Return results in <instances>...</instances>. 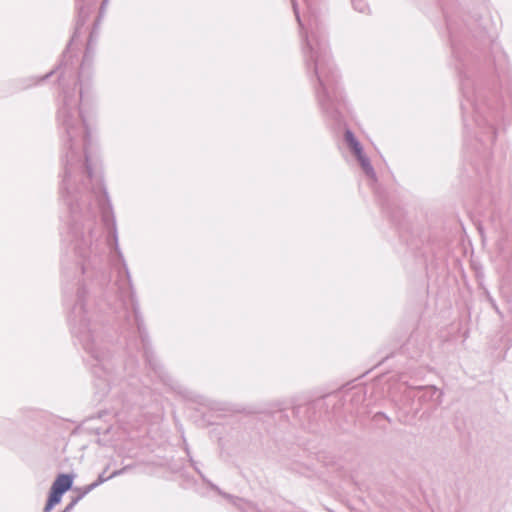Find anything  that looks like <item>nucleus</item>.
Listing matches in <instances>:
<instances>
[{"label": "nucleus", "mask_w": 512, "mask_h": 512, "mask_svg": "<svg viewBox=\"0 0 512 512\" xmlns=\"http://www.w3.org/2000/svg\"><path fill=\"white\" fill-rule=\"evenodd\" d=\"M73 479L68 474H60L56 477L50 489L49 498L45 506V512H49L57 505L65 492L72 487Z\"/></svg>", "instance_id": "1"}, {"label": "nucleus", "mask_w": 512, "mask_h": 512, "mask_svg": "<svg viewBox=\"0 0 512 512\" xmlns=\"http://www.w3.org/2000/svg\"><path fill=\"white\" fill-rule=\"evenodd\" d=\"M345 139H346L349 147L355 154L357 160L360 162L362 168L366 172H369L371 170L370 162H369L368 158L364 155L363 149H362L360 143L356 140L353 133L351 131L347 130L345 132Z\"/></svg>", "instance_id": "2"}]
</instances>
